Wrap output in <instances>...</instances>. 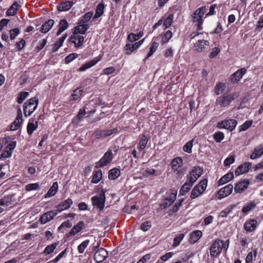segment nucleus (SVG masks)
Here are the masks:
<instances>
[{
	"label": "nucleus",
	"instance_id": "nucleus-1",
	"mask_svg": "<svg viewBox=\"0 0 263 263\" xmlns=\"http://www.w3.org/2000/svg\"><path fill=\"white\" fill-rule=\"evenodd\" d=\"M229 240L224 242L222 240L217 239L215 240L210 247V255L212 257H217L221 253L222 248L227 250L229 245Z\"/></svg>",
	"mask_w": 263,
	"mask_h": 263
},
{
	"label": "nucleus",
	"instance_id": "nucleus-2",
	"mask_svg": "<svg viewBox=\"0 0 263 263\" xmlns=\"http://www.w3.org/2000/svg\"><path fill=\"white\" fill-rule=\"evenodd\" d=\"M39 104V100L33 97L26 101L23 105L24 114L26 117H29L36 109Z\"/></svg>",
	"mask_w": 263,
	"mask_h": 263
},
{
	"label": "nucleus",
	"instance_id": "nucleus-3",
	"mask_svg": "<svg viewBox=\"0 0 263 263\" xmlns=\"http://www.w3.org/2000/svg\"><path fill=\"white\" fill-rule=\"evenodd\" d=\"M206 8L204 7L198 8L193 14V22L197 30L202 29V17L205 12Z\"/></svg>",
	"mask_w": 263,
	"mask_h": 263
},
{
	"label": "nucleus",
	"instance_id": "nucleus-4",
	"mask_svg": "<svg viewBox=\"0 0 263 263\" xmlns=\"http://www.w3.org/2000/svg\"><path fill=\"white\" fill-rule=\"evenodd\" d=\"M238 92H234L219 97L216 100V103L221 107H227L235 99L238 98Z\"/></svg>",
	"mask_w": 263,
	"mask_h": 263
},
{
	"label": "nucleus",
	"instance_id": "nucleus-5",
	"mask_svg": "<svg viewBox=\"0 0 263 263\" xmlns=\"http://www.w3.org/2000/svg\"><path fill=\"white\" fill-rule=\"evenodd\" d=\"M208 181L206 179L201 180L192 190L191 198L195 199L202 195L207 187Z\"/></svg>",
	"mask_w": 263,
	"mask_h": 263
},
{
	"label": "nucleus",
	"instance_id": "nucleus-6",
	"mask_svg": "<svg viewBox=\"0 0 263 263\" xmlns=\"http://www.w3.org/2000/svg\"><path fill=\"white\" fill-rule=\"evenodd\" d=\"M105 192L104 190L100 191L98 195H96L91 198L92 204L99 208L100 211L102 210L105 206Z\"/></svg>",
	"mask_w": 263,
	"mask_h": 263
},
{
	"label": "nucleus",
	"instance_id": "nucleus-7",
	"mask_svg": "<svg viewBox=\"0 0 263 263\" xmlns=\"http://www.w3.org/2000/svg\"><path fill=\"white\" fill-rule=\"evenodd\" d=\"M171 166L173 171L176 174L177 177H181L183 175V170L182 168L183 161L181 158L176 157L171 162Z\"/></svg>",
	"mask_w": 263,
	"mask_h": 263
},
{
	"label": "nucleus",
	"instance_id": "nucleus-8",
	"mask_svg": "<svg viewBox=\"0 0 263 263\" xmlns=\"http://www.w3.org/2000/svg\"><path fill=\"white\" fill-rule=\"evenodd\" d=\"M113 157L114 154H112V151L108 150L104 154L100 160L97 162L96 164L97 166L101 167L106 166L111 162Z\"/></svg>",
	"mask_w": 263,
	"mask_h": 263
},
{
	"label": "nucleus",
	"instance_id": "nucleus-9",
	"mask_svg": "<svg viewBox=\"0 0 263 263\" xmlns=\"http://www.w3.org/2000/svg\"><path fill=\"white\" fill-rule=\"evenodd\" d=\"M233 188V185L232 184H229L220 189L216 194V198L220 200L228 197L232 193Z\"/></svg>",
	"mask_w": 263,
	"mask_h": 263
},
{
	"label": "nucleus",
	"instance_id": "nucleus-10",
	"mask_svg": "<svg viewBox=\"0 0 263 263\" xmlns=\"http://www.w3.org/2000/svg\"><path fill=\"white\" fill-rule=\"evenodd\" d=\"M118 130L117 128H113L109 130H96L92 134V136L96 139L105 138L117 133Z\"/></svg>",
	"mask_w": 263,
	"mask_h": 263
},
{
	"label": "nucleus",
	"instance_id": "nucleus-11",
	"mask_svg": "<svg viewBox=\"0 0 263 263\" xmlns=\"http://www.w3.org/2000/svg\"><path fill=\"white\" fill-rule=\"evenodd\" d=\"M237 123L236 120L229 119L218 123L217 126L219 128H225L232 131L235 128Z\"/></svg>",
	"mask_w": 263,
	"mask_h": 263
},
{
	"label": "nucleus",
	"instance_id": "nucleus-12",
	"mask_svg": "<svg viewBox=\"0 0 263 263\" xmlns=\"http://www.w3.org/2000/svg\"><path fill=\"white\" fill-rule=\"evenodd\" d=\"M58 215L55 210L48 211L44 213L39 220V222L42 224H45L52 220Z\"/></svg>",
	"mask_w": 263,
	"mask_h": 263
},
{
	"label": "nucleus",
	"instance_id": "nucleus-13",
	"mask_svg": "<svg viewBox=\"0 0 263 263\" xmlns=\"http://www.w3.org/2000/svg\"><path fill=\"white\" fill-rule=\"evenodd\" d=\"M210 43L208 41L199 40L194 44L193 49L197 52H204L209 47Z\"/></svg>",
	"mask_w": 263,
	"mask_h": 263
},
{
	"label": "nucleus",
	"instance_id": "nucleus-14",
	"mask_svg": "<svg viewBox=\"0 0 263 263\" xmlns=\"http://www.w3.org/2000/svg\"><path fill=\"white\" fill-rule=\"evenodd\" d=\"M177 194V191H173L169 196L165 198L163 202L160 204L161 209H165L170 206L176 200Z\"/></svg>",
	"mask_w": 263,
	"mask_h": 263
},
{
	"label": "nucleus",
	"instance_id": "nucleus-15",
	"mask_svg": "<svg viewBox=\"0 0 263 263\" xmlns=\"http://www.w3.org/2000/svg\"><path fill=\"white\" fill-rule=\"evenodd\" d=\"M202 170L199 167H194L187 176V181L194 184L197 179L202 175Z\"/></svg>",
	"mask_w": 263,
	"mask_h": 263
},
{
	"label": "nucleus",
	"instance_id": "nucleus-16",
	"mask_svg": "<svg viewBox=\"0 0 263 263\" xmlns=\"http://www.w3.org/2000/svg\"><path fill=\"white\" fill-rule=\"evenodd\" d=\"M73 201L71 199L67 198L63 201L60 202L55 206V210L57 213L61 212L62 211L69 209L72 204Z\"/></svg>",
	"mask_w": 263,
	"mask_h": 263
},
{
	"label": "nucleus",
	"instance_id": "nucleus-17",
	"mask_svg": "<svg viewBox=\"0 0 263 263\" xmlns=\"http://www.w3.org/2000/svg\"><path fill=\"white\" fill-rule=\"evenodd\" d=\"M107 256L108 252L106 250L101 248L96 251L93 258L97 262H101L106 258Z\"/></svg>",
	"mask_w": 263,
	"mask_h": 263
},
{
	"label": "nucleus",
	"instance_id": "nucleus-18",
	"mask_svg": "<svg viewBox=\"0 0 263 263\" xmlns=\"http://www.w3.org/2000/svg\"><path fill=\"white\" fill-rule=\"evenodd\" d=\"M145 39H142L139 42H136L134 44H126L125 46V50L126 51V54L129 55L132 52L136 51L140 46L144 43Z\"/></svg>",
	"mask_w": 263,
	"mask_h": 263
},
{
	"label": "nucleus",
	"instance_id": "nucleus-19",
	"mask_svg": "<svg viewBox=\"0 0 263 263\" xmlns=\"http://www.w3.org/2000/svg\"><path fill=\"white\" fill-rule=\"evenodd\" d=\"M249 185V181L247 180H242L237 182L233 188L236 194H240L245 191Z\"/></svg>",
	"mask_w": 263,
	"mask_h": 263
},
{
	"label": "nucleus",
	"instance_id": "nucleus-20",
	"mask_svg": "<svg viewBox=\"0 0 263 263\" xmlns=\"http://www.w3.org/2000/svg\"><path fill=\"white\" fill-rule=\"evenodd\" d=\"M23 121L22 111L21 108L19 107L17 109V117L12 124L10 126V130L13 131L18 129L22 123Z\"/></svg>",
	"mask_w": 263,
	"mask_h": 263
},
{
	"label": "nucleus",
	"instance_id": "nucleus-21",
	"mask_svg": "<svg viewBox=\"0 0 263 263\" xmlns=\"http://www.w3.org/2000/svg\"><path fill=\"white\" fill-rule=\"evenodd\" d=\"M246 71L247 70L245 68L239 69L231 76V82L234 83L240 81L242 77L246 73Z\"/></svg>",
	"mask_w": 263,
	"mask_h": 263
},
{
	"label": "nucleus",
	"instance_id": "nucleus-22",
	"mask_svg": "<svg viewBox=\"0 0 263 263\" xmlns=\"http://www.w3.org/2000/svg\"><path fill=\"white\" fill-rule=\"evenodd\" d=\"M84 37L81 34L73 33L72 35L70 38V41L73 43L75 47L77 48L80 47L82 46L84 43Z\"/></svg>",
	"mask_w": 263,
	"mask_h": 263
},
{
	"label": "nucleus",
	"instance_id": "nucleus-23",
	"mask_svg": "<svg viewBox=\"0 0 263 263\" xmlns=\"http://www.w3.org/2000/svg\"><path fill=\"white\" fill-rule=\"evenodd\" d=\"M102 59V57L99 56L94 58L91 61L82 65L78 69V71H84L86 69L95 66L97 63L100 61Z\"/></svg>",
	"mask_w": 263,
	"mask_h": 263
},
{
	"label": "nucleus",
	"instance_id": "nucleus-24",
	"mask_svg": "<svg viewBox=\"0 0 263 263\" xmlns=\"http://www.w3.org/2000/svg\"><path fill=\"white\" fill-rule=\"evenodd\" d=\"M252 166V164L250 162H246L238 166L235 173L236 176H239L241 174L248 172Z\"/></svg>",
	"mask_w": 263,
	"mask_h": 263
},
{
	"label": "nucleus",
	"instance_id": "nucleus-25",
	"mask_svg": "<svg viewBox=\"0 0 263 263\" xmlns=\"http://www.w3.org/2000/svg\"><path fill=\"white\" fill-rule=\"evenodd\" d=\"M262 155L263 144H261L254 148L252 153L250 156V158L252 160H254L260 158Z\"/></svg>",
	"mask_w": 263,
	"mask_h": 263
},
{
	"label": "nucleus",
	"instance_id": "nucleus-26",
	"mask_svg": "<svg viewBox=\"0 0 263 263\" xmlns=\"http://www.w3.org/2000/svg\"><path fill=\"white\" fill-rule=\"evenodd\" d=\"M88 28L89 26L87 24L81 23L80 21H79L78 25L74 28L73 33L81 35L84 34Z\"/></svg>",
	"mask_w": 263,
	"mask_h": 263
},
{
	"label": "nucleus",
	"instance_id": "nucleus-27",
	"mask_svg": "<svg viewBox=\"0 0 263 263\" xmlns=\"http://www.w3.org/2000/svg\"><path fill=\"white\" fill-rule=\"evenodd\" d=\"M38 126V122L34 121L32 119L29 120L27 126V132L29 135H31L34 131H35Z\"/></svg>",
	"mask_w": 263,
	"mask_h": 263
},
{
	"label": "nucleus",
	"instance_id": "nucleus-28",
	"mask_svg": "<svg viewBox=\"0 0 263 263\" xmlns=\"http://www.w3.org/2000/svg\"><path fill=\"white\" fill-rule=\"evenodd\" d=\"M21 6L18 4L17 1L13 3L12 5L7 10L6 14L7 16H14L16 14V12Z\"/></svg>",
	"mask_w": 263,
	"mask_h": 263
},
{
	"label": "nucleus",
	"instance_id": "nucleus-29",
	"mask_svg": "<svg viewBox=\"0 0 263 263\" xmlns=\"http://www.w3.org/2000/svg\"><path fill=\"white\" fill-rule=\"evenodd\" d=\"M84 228V223L83 221L79 222L77 224L75 225L71 231L69 233L68 236H71L73 235H75L78 233L80 232Z\"/></svg>",
	"mask_w": 263,
	"mask_h": 263
},
{
	"label": "nucleus",
	"instance_id": "nucleus-30",
	"mask_svg": "<svg viewBox=\"0 0 263 263\" xmlns=\"http://www.w3.org/2000/svg\"><path fill=\"white\" fill-rule=\"evenodd\" d=\"M257 221L254 219L246 221L244 225L245 230L248 232L254 231L256 228Z\"/></svg>",
	"mask_w": 263,
	"mask_h": 263
},
{
	"label": "nucleus",
	"instance_id": "nucleus-31",
	"mask_svg": "<svg viewBox=\"0 0 263 263\" xmlns=\"http://www.w3.org/2000/svg\"><path fill=\"white\" fill-rule=\"evenodd\" d=\"M234 178V174L233 173L230 172L226 174L223 177H222L218 181V185L220 186L222 185L231 180H232Z\"/></svg>",
	"mask_w": 263,
	"mask_h": 263
},
{
	"label": "nucleus",
	"instance_id": "nucleus-32",
	"mask_svg": "<svg viewBox=\"0 0 263 263\" xmlns=\"http://www.w3.org/2000/svg\"><path fill=\"white\" fill-rule=\"evenodd\" d=\"M54 21L53 20H49L43 24L41 28L40 31L44 33L48 32L54 25Z\"/></svg>",
	"mask_w": 263,
	"mask_h": 263
},
{
	"label": "nucleus",
	"instance_id": "nucleus-33",
	"mask_svg": "<svg viewBox=\"0 0 263 263\" xmlns=\"http://www.w3.org/2000/svg\"><path fill=\"white\" fill-rule=\"evenodd\" d=\"M202 232L199 230H195L190 234L189 241L191 243L197 242L202 236Z\"/></svg>",
	"mask_w": 263,
	"mask_h": 263
},
{
	"label": "nucleus",
	"instance_id": "nucleus-34",
	"mask_svg": "<svg viewBox=\"0 0 263 263\" xmlns=\"http://www.w3.org/2000/svg\"><path fill=\"white\" fill-rule=\"evenodd\" d=\"M74 3L71 1H65L61 3V4L58 7V9L60 11H66L69 10Z\"/></svg>",
	"mask_w": 263,
	"mask_h": 263
},
{
	"label": "nucleus",
	"instance_id": "nucleus-35",
	"mask_svg": "<svg viewBox=\"0 0 263 263\" xmlns=\"http://www.w3.org/2000/svg\"><path fill=\"white\" fill-rule=\"evenodd\" d=\"M58 189V184L55 182L52 184L47 193L45 195V198H50L53 196L57 192Z\"/></svg>",
	"mask_w": 263,
	"mask_h": 263
},
{
	"label": "nucleus",
	"instance_id": "nucleus-36",
	"mask_svg": "<svg viewBox=\"0 0 263 263\" xmlns=\"http://www.w3.org/2000/svg\"><path fill=\"white\" fill-rule=\"evenodd\" d=\"M102 178V173L101 170L95 171L93 172L91 182L92 183H98Z\"/></svg>",
	"mask_w": 263,
	"mask_h": 263
},
{
	"label": "nucleus",
	"instance_id": "nucleus-37",
	"mask_svg": "<svg viewBox=\"0 0 263 263\" xmlns=\"http://www.w3.org/2000/svg\"><path fill=\"white\" fill-rule=\"evenodd\" d=\"M120 175V171L117 168L111 169L108 173V178L110 180H115Z\"/></svg>",
	"mask_w": 263,
	"mask_h": 263
},
{
	"label": "nucleus",
	"instance_id": "nucleus-38",
	"mask_svg": "<svg viewBox=\"0 0 263 263\" xmlns=\"http://www.w3.org/2000/svg\"><path fill=\"white\" fill-rule=\"evenodd\" d=\"M193 185V183L187 180L186 182L182 186L180 190V194L182 195H185V194L191 189Z\"/></svg>",
	"mask_w": 263,
	"mask_h": 263
},
{
	"label": "nucleus",
	"instance_id": "nucleus-39",
	"mask_svg": "<svg viewBox=\"0 0 263 263\" xmlns=\"http://www.w3.org/2000/svg\"><path fill=\"white\" fill-rule=\"evenodd\" d=\"M148 140L145 135H142L137 146L138 149L140 151L143 150L146 147Z\"/></svg>",
	"mask_w": 263,
	"mask_h": 263
},
{
	"label": "nucleus",
	"instance_id": "nucleus-40",
	"mask_svg": "<svg viewBox=\"0 0 263 263\" xmlns=\"http://www.w3.org/2000/svg\"><path fill=\"white\" fill-rule=\"evenodd\" d=\"M256 206V204L254 201H251L247 203L242 209V212L245 214L254 209Z\"/></svg>",
	"mask_w": 263,
	"mask_h": 263
},
{
	"label": "nucleus",
	"instance_id": "nucleus-41",
	"mask_svg": "<svg viewBox=\"0 0 263 263\" xmlns=\"http://www.w3.org/2000/svg\"><path fill=\"white\" fill-rule=\"evenodd\" d=\"M68 23L65 19H63L60 22L59 27V29L57 32V35H60L62 32L65 31L68 27Z\"/></svg>",
	"mask_w": 263,
	"mask_h": 263
},
{
	"label": "nucleus",
	"instance_id": "nucleus-42",
	"mask_svg": "<svg viewBox=\"0 0 263 263\" xmlns=\"http://www.w3.org/2000/svg\"><path fill=\"white\" fill-rule=\"evenodd\" d=\"M172 37V32L170 30H167L162 36L161 44L163 45L167 43Z\"/></svg>",
	"mask_w": 263,
	"mask_h": 263
},
{
	"label": "nucleus",
	"instance_id": "nucleus-43",
	"mask_svg": "<svg viewBox=\"0 0 263 263\" xmlns=\"http://www.w3.org/2000/svg\"><path fill=\"white\" fill-rule=\"evenodd\" d=\"M104 5L102 3H100L98 5L96 10V13L94 15V18H98L103 15L104 13Z\"/></svg>",
	"mask_w": 263,
	"mask_h": 263
},
{
	"label": "nucleus",
	"instance_id": "nucleus-44",
	"mask_svg": "<svg viewBox=\"0 0 263 263\" xmlns=\"http://www.w3.org/2000/svg\"><path fill=\"white\" fill-rule=\"evenodd\" d=\"M92 12H88L83 15L79 21H80L81 23L87 24L92 17Z\"/></svg>",
	"mask_w": 263,
	"mask_h": 263
},
{
	"label": "nucleus",
	"instance_id": "nucleus-45",
	"mask_svg": "<svg viewBox=\"0 0 263 263\" xmlns=\"http://www.w3.org/2000/svg\"><path fill=\"white\" fill-rule=\"evenodd\" d=\"M11 204V199L9 197H4L0 199V205L4 208V210Z\"/></svg>",
	"mask_w": 263,
	"mask_h": 263
},
{
	"label": "nucleus",
	"instance_id": "nucleus-46",
	"mask_svg": "<svg viewBox=\"0 0 263 263\" xmlns=\"http://www.w3.org/2000/svg\"><path fill=\"white\" fill-rule=\"evenodd\" d=\"M173 19L174 16L173 14L168 15V16L165 19L164 22L162 23L163 26L165 27V29H167L171 26Z\"/></svg>",
	"mask_w": 263,
	"mask_h": 263
},
{
	"label": "nucleus",
	"instance_id": "nucleus-47",
	"mask_svg": "<svg viewBox=\"0 0 263 263\" xmlns=\"http://www.w3.org/2000/svg\"><path fill=\"white\" fill-rule=\"evenodd\" d=\"M83 93V89L81 88H77L75 89L72 95H71V99L72 100H78Z\"/></svg>",
	"mask_w": 263,
	"mask_h": 263
},
{
	"label": "nucleus",
	"instance_id": "nucleus-48",
	"mask_svg": "<svg viewBox=\"0 0 263 263\" xmlns=\"http://www.w3.org/2000/svg\"><path fill=\"white\" fill-rule=\"evenodd\" d=\"M89 243V240L87 239L83 241L80 245H79L78 247V251L79 253L80 254L83 253L85 251V249L87 247Z\"/></svg>",
	"mask_w": 263,
	"mask_h": 263
},
{
	"label": "nucleus",
	"instance_id": "nucleus-49",
	"mask_svg": "<svg viewBox=\"0 0 263 263\" xmlns=\"http://www.w3.org/2000/svg\"><path fill=\"white\" fill-rule=\"evenodd\" d=\"M29 96V92L26 91L21 92L17 96V102L19 104L23 103V101Z\"/></svg>",
	"mask_w": 263,
	"mask_h": 263
},
{
	"label": "nucleus",
	"instance_id": "nucleus-50",
	"mask_svg": "<svg viewBox=\"0 0 263 263\" xmlns=\"http://www.w3.org/2000/svg\"><path fill=\"white\" fill-rule=\"evenodd\" d=\"M194 139H192L191 140L187 142L183 146V149L185 152H186L189 154L192 153V147L193 145V141Z\"/></svg>",
	"mask_w": 263,
	"mask_h": 263
},
{
	"label": "nucleus",
	"instance_id": "nucleus-51",
	"mask_svg": "<svg viewBox=\"0 0 263 263\" xmlns=\"http://www.w3.org/2000/svg\"><path fill=\"white\" fill-rule=\"evenodd\" d=\"M66 37V35H65L59 39V40L54 43L53 46V50L57 51L60 47L62 46L64 40Z\"/></svg>",
	"mask_w": 263,
	"mask_h": 263
},
{
	"label": "nucleus",
	"instance_id": "nucleus-52",
	"mask_svg": "<svg viewBox=\"0 0 263 263\" xmlns=\"http://www.w3.org/2000/svg\"><path fill=\"white\" fill-rule=\"evenodd\" d=\"M86 114V111L84 109H80L79 111L78 114L77 116L76 119L73 121L76 124H78L79 121H80L84 117Z\"/></svg>",
	"mask_w": 263,
	"mask_h": 263
},
{
	"label": "nucleus",
	"instance_id": "nucleus-53",
	"mask_svg": "<svg viewBox=\"0 0 263 263\" xmlns=\"http://www.w3.org/2000/svg\"><path fill=\"white\" fill-rule=\"evenodd\" d=\"M57 246H58V243H57V242H55L51 245H48L45 248L44 252L45 254H49L53 252V251L56 248Z\"/></svg>",
	"mask_w": 263,
	"mask_h": 263
},
{
	"label": "nucleus",
	"instance_id": "nucleus-54",
	"mask_svg": "<svg viewBox=\"0 0 263 263\" xmlns=\"http://www.w3.org/2000/svg\"><path fill=\"white\" fill-rule=\"evenodd\" d=\"M234 206V205H231L228 206L220 213L219 216L222 218L227 217V215L231 213Z\"/></svg>",
	"mask_w": 263,
	"mask_h": 263
},
{
	"label": "nucleus",
	"instance_id": "nucleus-55",
	"mask_svg": "<svg viewBox=\"0 0 263 263\" xmlns=\"http://www.w3.org/2000/svg\"><path fill=\"white\" fill-rule=\"evenodd\" d=\"M39 183H30L26 185L25 189L27 191L30 192L33 190H37L39 189Z\"/></svg>",
	"mask_w": 263,
	"mask_h": 263
},
{
	"label": "nucleus",
	"instance_id": "nucleus-56",
	"mask_svg": "<svg viewBox=\"0 0 263 263\" xmlns=\"http://www.w3.org/2000/svg\"><path fill=\"white\" fill-rule=\"evenodd\" d=\"M47 40L46 39H42L38 42L37 45L35 47V50L36 52H39L42 50L47 44Z\"/></svg>",
	"mask_w": 263,
	"mask_h": 263
},
{
	"label": "nucleus",
	"instance_id": "nucleus-57",
	"mask_svg": "<svg viewBox=\"0 0 263 263\" xmlns=\"http://www.w3.org/2000/svg\"><path fill=\"white\" fill-rule=\"evenodd\" d=\"M158 46H159V44L158 43L154 42L152 43V46L150 48V50H149L146 59L149 58L153 54V53L157 50V49L158 47Z\"/></svg>",
	"mask_w": 263,
	"mask_h": 263
},
{
	"label": "nucleus",
	"instance_id": "nucleus-58",
	"mask_svg": "<svg viewBox=\"0 0 263 263\" xmlns=\"http://www.w3.org/2000/svg\"><path fill=\"white\" fill-rule=\"evenodd\" d=\"M225 85L223 83H219L217 84L215 87V93L216 95H219L222 93L224 90Z\"/></svg>",
	"mask_w": 263,
	"mask_h": 263
},
{
	"label": "nucleus",
	"instance_id": "nucleus-59",
	"mask_svg": "<svg viewBox=\"0 0 263 263\" xmlns=\"http://www.w3.org/2000/svg\"><path fill=\"white\" fill-rule=\"evenodd\" d=\"M20 33V30L18 28H14L10 30V38L11 40H14L16 37Z\"/></svg>",
	"mask_w": 263,
	"mask_h": 263
},
{
	"label": "nucleus",
	"instance_id": "nucleus-60",
	"mask_svg": "<svg viewBox=\"0 0 263 263\" xmlns=\"http://www.w3.org/2000/svg\"><path fill=\"white\" fill-rule=\"evenodd\" d=\"M184 237V235L183 234H180L176 236L174 239L173 246H178L180 244V242L182 241Z\"/></svg>",
	"mask_w": 263,
	"mask_h": 263
},
{
	"label": "nucleus",
	"instance_id": "nucleus-61",
	"mask_svg": "<svg viewBox=\"0 0 263 263\" xmlns=\"http://www.w3.org/2000/svg\"><path fill=\"white\" fill-rule=\"evenodd\" d=\"M214 138L217 142H220L224 139V134L221 132H216L214 135Z\"/></svg>",
	"mask_w": 263,
	"mask_h": 263
},
{
	"label": "nucleus",
	"instance_id": "nucleus-62",
	"mask_svg": "<svg viewBox=\"0 0 263 263\" xmlns=\"http://www.w3.org/2000/svg\"><path fill=\"white\" fill-rule=\"evenodd\" d=\"M127 39L129 42L133 43L136 41H138L139 38L137 34L130 33L128 35Z\"/></svg>",
	"mask_w": 263,
	"mask_h": 263
},
{
	"label": "nucleus",
	"instance_id": "nucleus-63",
	"mask_svg": "<svg viewBox=\"0 0 263 263\" xmlns=\"http://www.w3.org/2000/svg\"><path fill=\"white\" fill-rule=\"evenodd\" d=\"M26 45V41L24 39H21L19 42L15 44L16 48L17 51L22 50Z\"/></svg>",
	"mask_w": 263,
	"mask_h": 263
},
{
	"label": "nucleus",
	"instance_id": "nucleus-64",
	"mask_svg": "<svg viewBox=\"0 0 263 263\" xmlns=\"http://www.w3.org/2000/svg\"><path fill=\"white\" fill-rule=\"evenodd\" d=\"M116 71V69L114 67H109L106 68L103 70V74L105 75H109L114 73Z\"/></svg>",
	"mask_w": 263,
	"mask_h": 263
}]
</instances>
